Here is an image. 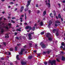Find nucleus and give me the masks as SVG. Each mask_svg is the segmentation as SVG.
<instances>
[{"mask_svg":"<svg viewBox=\"0 0 65 65\" xmlns=\"http://www.w3.org/2000/svg\"><path fill=\"white\" fill-rule=\"evenodd\" d=\"M15 35H17V33L15 32Z\"/></svg>","mask_w":65,"mask_h":65,"instance_id":"63","label":"nucleus"},{"mask_svg":"<svg viewBox=\"0 0 65 65\" xmlns=\"http://www.w3.org/2000/svg\"><path fill=\"white\" fill-rule=\"evenodd\" d=\"M18 10V8H16L15 10H14V11H17Z\"/></svg>","mask_w":65,"mask_h":65,"instance_id":"47","label":"nucleus"},{"mask_svg":"<svg viewBox=\"0 0 65 65\" xmlns=\"http://www.w3.org/2000/svg\"><path fill=\"white\" fill-rule=\"evenodd\" d=\"M51 53V51L50 50H48L47 51V53L48 54H50V53Z\"/></svg>","mask_w":65,"mask_h":65,"instance_id":"14","label":"nucleus"},{"mask_svg":"<svg viewBox=\"0 0 65 65\" xmlns=\"http://www.w3.org/2000/svg\"><path fill=\"white\" fill-rule=\"evenodd\" d=\"M28 36L29 38V39L30 40H31V39H32V38H31V34H29L28 35Z\"/></svg>","mask_w":65,"mask_h":65,"instance_id":"6","label":"nucleus"},{"mask_svg":"<svg viewBox=\"0 0 65 65\" xmlns=\"http://www.w3.org/2000/svg\"><path fill=\"white\" fill-rule=\"evenodd\" d=\"M63 50H65V48H62Z\"/></svg>","mask_w":65,"mask_h":65,"instance_id":"64","label":"nucleus"},{"mask_svg":"<svg viewBox=\"0 0 65 65\" xmlns=\"http://www.w3.org/2000/svg\"><path fill=\"white\" fill-rule=\"evenodd\" d=\"M29 45L30 46V47H32V43H30L29 44Z\"/></svg>","mask_w":65,"mask_h":65,"instance_id":"26","label":"nucleus"},{"mask_svg":"<svg viewBox=\"0 0 65 65\" xmlns=\"http://www.w3.org/2000/svg\"><path fill=\"white\" fill-rule=\"evenodd\" d=\"M17 49H18V47L17 46L15 47V50L17 51Z\"/></svg>","mask_w":65,"mask_h":65,"instance_id":"31","label":"nucleus"},{"mask_svg":"<svg viewBox=\"0 0 65 65\" xmlns=\"http://www.w3.org/2000/svg\"><path fill=\"white\" fill-rule=\"evenodd\" d=\"M13 4V2H11L10 3V4Z\"/></svg>","mask_w":65,"mask_h":65,"instance_id":"48","label":"nucleus"},{"mask_svg":"<svg viewBox=\"0 0 65 65\" xmlns=\"http://www.w3.org/2000/svg\"><path fill=\"white\" fill-rule=\"evenodd\" d=\"M20 19L21 20H20V22H23V20H23V18H20Z\"/></svg>","mask_w":65,"mask_h":65,"instance_id":"22","label":"nucleus"},{"mask_svg":"<svg viewBox=\"0 0 65 65\" xmlns=\"http://www.w3.org/2000/svg\"><path fill=\"white\" fill-rule=\"evenodd\" d=\"M44 32H42L41 33V35H43V34H44Z\"/></svg>","mask_w":65,"mask_h":65,"instance_id":"33","label":"nucleus"},{"mask_svg":"<svg viewBox=\"0 0 65 65\" xmlns=\"http://www.w3.org/2000/svg\"><path fill=\"white\" fill-rule=\"evenodd\" d=\"M29 28V26H27L25 27L26 29H28Z\"/></svg>","mask_w":65,"mask_h":65,"instance_id":"19","label":"nucleus"},{"mask_svg":"<svg viewBox=\"0 0 65 65\" xmlns=\"http://www.w3.org/2000/svg\"><path fill=\"white\" fill-rule=\"evenodd\" d=\"M61 21H63V19L62 18H61Z\"/></svg>","mask_w":65,"mask_h":65,"instance_id":"58","label":"nucleus"},{"mask_svg":"<svg viewBox=\"0 0 65 65\" xmlns=\"http://www.w3.org/2000/svg\"><path fill=\"white\" fill-rule=\"evenodd\" d=\"M38 56H40V54H38Z\"/></svg>","mask_w":65,"mask_h":65,"instance_id":"59","label":"nucleus"},{"mask_svg":"<svg viewBox=\"0 0 65 65\" xmlns=\"http://www.w3.org/2000/svg\"><path fill=\"white\" fill-rule=\"evenodd\" d=\"M32 0H29V1H27V3H30L31 2Z\"/></svg>","mask_w":65,"mask_h":65,"instance_id":"25","label":"nucleus"},{"mask_svg":"<svg viewBox=\"0 0 65 65\" xmlns=\"http://www.w3.org/2000/svg\"><path fill=\"white\" fill-rule=\"evenodd\" d=\"M37 51L36 50H34V53H36V52H37Z\"/></svg>","mask_w":65,"mask_h":65,"instance_id":"52","label":"nucleus"},{"mask_svg":"<svg viewBox=\"0 0 65 65\" xmlns=\"http://www.w3.org/2000/svg\"><path fill=\"white\" fill-rule=\"evenodd\" d=\"M24 24L25 25H27V23H24Z\"/></svg>","mask_w":65,"mask_h":65,"instance_id":"54","label":"nucleus"},{"mask_svg":"<svg viewBox=\"0 0 65 65\" xmlns=\"http://www.w3.org/2000/svg\"><path fill=\"white\" fill-rule=\"evenodd\" d=\"M41 46L43 48H44L45 47H46V45H45V44H44V43H43L41 44Z\"/></svg>","mask_w":65,"mask_h":65,"instance_id":"3","label":"nucleus"},{"mask_svg":"<svg viewBox=\"0 0 65 65\" xmlns=\"http://www.w3.org/2000/svg\"><path fill=\"white\" fill-rule=\"evenodd\" d=\"M36 7H38V5H37V4L36 5Z\"/></svg>","mask_w":65,"mask_h":65,"instance_id":"53","label":"nucleus"},{"mask_svg":"<svg viewBox=\"0 0 65 65\" xmlns=\"http://www.w3.org/2000/svg\"><path fill=\"white\" fill-rule=\"evenodd\" d=\"M3 31H4V30H3V29H2V30H1V32H3Z\"/></svg>","mask_w":65,"mask_h":65,"instance_id":"49","label":"nucleus"},{"mask_svg":"<svg viewBox=\"0 0 65 65\" xmlns=\"http://www.w3.org/2000/svg\"><path fill=\"white\" fill-rule=\"evenodd\" d=\"M16 38L17 39L19 40V38L18 37H16Z\"/></svg>","mask_w":65,"mask_h":65,"instance_id":"41","label":"nucleus"},{"mask_svg":"<svg viewBox=\"0 0 65 65\" xmlns=\"http://www.w3.org/2000/svg\"><path fill=\"white\" fill-rule=\"evenodd\" d=\"M19 55H17L16 56V59L17 60H20V59L19 58Z\"/></svg>","mask_w":65,"mask_h":65,"instance_id":"9","label":"nucleus"},{"mask_svg":"<svg viewBox=\"0 0 65 65\" xmlns=\"http://www.w3.org/2000/svg\"><path fill=\"white\" fill-rule=\"evenodd\" d=\"M21 63L22 65H25L26 64L27 62H26L22 61Z\"/></svg>","mask_w":65,"mask_h":65,"instance_id":"4","label":"nucleus"},{"mask_svg":"<svg viewBox=\"0 0 65 65\" xmlns=\"http://www.w3.org/2000/svg\"><path fill=\"white\" fill-rule=\"evenodd\" d=\"M51 36V34L50 33H47L46 35V37H47L48 38L49 37H50V36Z\"/></svg>","mask_w":65,"mask_h":65,"instance_id":"7","label":"nucleus"},{"mask_svg":"<svg viewBox=\"0 0 65 65\" xmlns=\"http://www.w3.org/2000/svg\"><path fill=\"white\" fill-rule=\"evenodd\" d=\"M1 60H4V58L2 57L1 58Z\"/></svg>","mask_w":65,"mask_h":65,"instance_id":"46","label":"nucleus"},{"mask_svg":"<svg viewBox=\"0 0 65 65\" xmlns=\"http://www.w3.org/2000/svg\"><path fill=\"white\" fill-rule=\"evenodd\" d=\"M62 61H65V58H64V56H62Z\"/></svg>","mask_w":65,"mask_h":65,"instance_id":"13","label":"nucleus"},{"mask_svg":"<svg viewBox=\"0 0 65 65\" xmlns=\"http://www.w3.org/2000/svg\"><path fill=\"white\" fill-rule=\"evenodd\" d=\"M49 24L48 25V26H51V24H52V21H50L49 22Z\"/></svg>","mask_w":65,"mask_h":65,"instance_id":"12","label":"nucleus"},{"mask_svg":"<svg viewBox=\"0 0 65 65\" xmlns=\"http://www.w3.org/2000/svg\"><path fill=\"white\" fill-rule=\"evenodd\" d=\"M6 29H8V27H7V26H6Z\"/></svg>","mask_w":65,"mask_h":65,"instance_id":"57","label":"nucleus"},{"mask_svg":"<svg viewBox=\"0 0 65 65\" xmlns=\"http://www.w3.org/2000/svg\"><path fill=\"white\" fill-rule=\"evenodd\" d=\"M31 11L30 10H29L28 11V13H29V14H30V13H31Z\"/></svg>","mask_w":65,"mask_h":65,"instance_id":"40","label":"nucleus"},{"mask_svg":"<svg viewBox=\"0 0 65 65\" xmlns=\"http://www.w3.org/2000/svg\"><path fill=\"white\" fill-rule=\"evenodd\" d=\"M53 12L54 13V15H56V12H55V11L54 10L53 11Z\"/></svg>","mask_w":65,"mask_h":65,"instance_id":"24","label":"nucleus"},{"mask_svg":"<svg viewBox=\"0 0 65 65\" xmlns=\"http://www.w3.org/2000/svg\"><path fill=\"white\" fill-rule=\"evenodd\" d=\"M46 11H45L43 12V16H44V15H45V14H46Z\"/></svg>","mask_w":65,"mask_h":65,"instance_id":"16","label":"nucleus"},{"mask_svg":"<svg viewBox=\"0 0 65 65\" xmlns=\"http://www.w3.org/2000/svg\"><path fill=\"white\" fill-rule=\"evenodd\" d=\"M17 45H18V46H19L20 45H21V44H17Z\"/></svg>","mask_w":65,"mask_h":65,"instance_id":"62","label":"nucleus"},{"mask_svg":"<svg viewBox=\"0 0 65 65\" xmlns=\"http://www.w3.org/2000/svg\"><path fill=\"white\" fill-rule=\"evenodd\" d=\"M24 15H21V17L22 18H23V17H24Z\"/></svg>","mask_w":65,"mask_h":65,"instance_id":"42","label":"nucleus"},{"mask_svg":"<svg viewBox=\"0 0 65 65\" xmlns=\"http://www.w3.org/2000/svg\"><path fill=\"white\" fill-rule=\"evenodd\" d=\"M60 47V48H62L63 47L62 46H61Z\"/></svg>","mask_w":65,"mask_h":65,"instance_id":"50","label":"nucleus"},{"mask_svg":"<svg viewBox=\"0 0 65 65\" xmlns=\"http://www.w3.org/2000/svg\"><path fill=\"white\" fill-rule=\"evenodd\" d=\"M44 63L45 65H47V62H44Z\"/></svg>","mask_w":65,"mask_h":65,"instance_id":"38","label":"nucleus"},{"mask_svg":"<svg viewBox=\"0 0 65 65\" xmlns=\"http://www.w3.org/2000/svg\"><path fill=\"white\" fill-rule=\"evenodd\" d=\"M52 15V13H50V16H51Z\"/></svg>","mask_w":65,"mask_h":65,"instance_id":"61","label":"nucleus"},{"mask_svg":"<svg viewBox=\"0 0 65 65\" xmlns=\"http://www.w3.org/2000/svg\"><path fill=\"white\" fill-rule=\"evenodd\" d=\"M56 36H59V32L58 31H57L56 33Z\"/></svg>","mask_w":65,"mask_h":65,"instance_id":"10","label":"nucleus"},{"mask_svg":"<svg viewBox=\"0 0 65 65\" xmlns=\"http://www.w3.org/2000/svg\"><path fill=\"white\" fill-rule=\"evenodd\" d=\"M62 3H65V1H62Z\"/></svg>","mask_w":65,"mask_h":65,"instance_id":"51","label":"nucleus"},{"mask_svg":"<svg viewBox=\"0 0 65 65\" xmlns=\"http://www.w3.org/2000/svg\"><path fill=\"white\" fill-rule=\"evenodd\" d=\"M9 26H11V24H10V23H9L8 24Z\"/></svg>","mask_w":65,"mask_h":65,"instance_id":"45","label":"nucleus"},{"mask_svg":"<svg viewBox=\"0 0 65 65\" xmlns=\"http://www.w3.org/2000/svg\"><path fill=\"white\" fill-rule=\"evenodd\" d=\"M61 45L62 46H64L65 45V43L64 42H62L61 43Z\"/></svg>","mask_w":65,"mask_h":65,"instance_id":"20","label":"nucleus"},{"mask_svg":"<svg viewBox=\"0 0 65 65\" xmlns=\"http://www.w3.org/2000/svg\"><path fill=\"white\" fill-rule=\"evenodd\" d=\"M11 22L12 23H15V22L13 21L12 20H11Z\"/></svg>","mask_w":65,"mask_h":65,"instance_id":"34","label":"nucleus"},{"mask_svg":"<svg viewBox=\"0 0 65 65\" xmlns=\"http://www.w3.org/2000/svg\"><path fill=\"white\" fill-rule=\"evenodd\" d=\"M25 49H24V48H22L21 49V51L19 53V55H22L23 54V53L25 51Z\"/></svg>","mask_w":65,"mask_h":65,"instance_id":"2","label":"nucleus"},{"mask_svg":"<svg viewBox=\"0 0 65 65\" xmlns=\"http://www.w3.org/2000/svg\"><path fill=\"white\" fill-rule=\"evenodd\" d=\"M46 53H47V52H43V53L44 54H46Z\"/></svg>","mask_w":65,"mask_h":65,"instance_id":"37","label":"nucleus"},{"mask_svg":"<svg viewBox=\"0 0 65 65\" xmlns=\"http://www.w3.org/2000/svg\"><path fill=\"white\" fill-rule=\"evenodd\" d=\"M3 44L4 45H6V43L5 42H4L3 43Z\"/></svg>","mask_w":65,"mask_h":65,"instance_id":"43","label":"nucleus"},{"mask_svg":"<svg viewBox=\"0 0 65 65\" xmlns=\"http://www.w3.org/2000/svg\"><path fill=\"white\" fill-rule=\"evenodd\" d=\"M56 29H54V30L53 31V32L55 33V32H56Z\"/></svg>","mask_w":65,"mask_h":65,"instance_id":"29","label":"nucleus"},{"mask_svg":"<svg viewBox=\"0 0 65 65\" xmlns=\"http://www.w3.org/2000/svg\"><path fill=\"white\" fill-rule=\"evenodd\" d=\"M56 61L55 60H53L52 61L50 60L48 61V63L49 64H51V65H56Z\"/></svg>","mask_w":65,"mask_h":65,"instance_id":"1","label":"nucleus"},{"mask_svg":"<svg viewBox=\"0 0 65 65\" xmlns=\"http://www.w3.org/2000/svg\"><path fill=\"white\" fill-rule=\"evenodd\" d=\"M29 28L30 30H32V27H31V26H29Z\"/></svg>","mask_w":65,"mask_h":65,"instance_id":"36","label":"nucleus"},{"mask_svg":"<svg viewBox=\"0 0 65 65\" xmlns=\"http://www.w3.org/2000/svg\"><path fill=\"white\" fill-rule=\"evenodd\" d=\"M25 20H26V19H27V17L25 16Z\"/></svg>","mask_w":65,"mask_h":65,"instance_id":"55","label":"nucleus"},{"mask_svg":"<svg viewBox=\"0 0 65 65\" xmlns=\"http://www.w3.org/2000/svg\"><path fill=\"white\" fill-rule=\"evenodd\" d=\"M58 17L59 19H61V15H60V14H58Z\"/></svg>","mask_w":65,"mask_h":65,"instance_id":"18","label":"nucleus"},{"mask_svg":"<svg viewBox=\"0 0 65 65\" xmlns=\"http://www.w3.org/2000/svg\"><path fill=\"white\" fill-rule=\"evenodd\" d=\"M15 18V17H13L12 18V19H14Z\"/></svg>","mask_w":65,"mask_h":65,"instance_id":"60","label":"nucleus"},{"mask_svg":"<svg viewBox=\"0 0 65 65\" xmlns=\"http://www.w3.org/2000/svg\"><path fill=\"white\" fill-rule=\"evenodd\" d=\"M6 34V35H7V36H5V38H8L9 37L8 36V34Z\"/></svg>","mask_w":65,"mask_h":65,"instance_id":"35","label":"nucleus"},{"mask_svg":"<svg viewBox=\"0 0 65 65\" xmlns=\"http://www.w3.org/2000/svg\"><path fill=\"white\" fill-rule=\"evenodd\" d=\"M30 4V3H27V4L26 6V7H28L29 6V5Z\"/></svg>","mask_w":65,"mask_h":65,"instance_id":"21","label":"nucleus"},{"mask_svg":"<svg viewBox=\"0 0 65 65\" xmlns=\"http://www.w3.org/2000/svg\"><path fill=\"white\" fill-rule=\"evenodd\" d=\"M35 27H34L32 29V31H34L35 30Z\"/></svg>","mask_w":65,"mask_h":65,"instance_id":"17","label":"nucleus"},{"mask_svg":"<svg viewBox=\"0 0 65 65\" xmlns=\"http://www.w3.org/2000/svg\"><path fill=\"white\" fill-rule=\"evenodd\" d=\"M33 57V56H29L28 58L29 59H32V58Z\"/></svg>","mask_w":65,"mask_h":65,"instance_id":"23","label":"nucleus"},{"mask_svg":"<svg viewBox=\"0 0 65 65\" xmlns=\"http://www.w3.org/2000/svg\"><path fill=\"white\" fill-rule=\"evenodd\" d=\"M56 23H59L60 22L59 21H58V20H57L56 21Z\"/></svg>","mask_w":65,"mask_h":65,"instance_id":"30","label":"nucleus"},{"mask_svg":"<svg viewBox=\"0 0 65 65\" xmlns=\"http://www.w3.org/2000/svg\"><path fill=\"white\" fill-rule=\"evenodd\" d=\"M56 60H57V62H60V60L59 59H58V58H57Z\"/></svg>","mask_w":65,"mask_h":65,"instance_id":"32","label":"nucleus"},{"mask_svg":"<svg viewBox=\"0 0 65 65\" xmlns=\"http://www.w3.org/2000/svg\"><path fill=\"white\" fill-rule=\"evenodd\" d=\"M43 25V22H40V26H42Z\"/></svg>","mask_w":65,"mask_h":65,"instance_id":"11","label":"nucleus"},{"mask_svg":"<svg viewBox=\"0 0 65 65\" xmlns=\"http://www.w3.org/2000/svg\"><path fill=\"white\" fill-rule=\"evenodd\" d=\"M24 6H22L21 8V9L20 10V12H22L23 11V10L24 9Z\"/></svg>","mask_w":65,"mask_h":65,"instance_id":"5","label":"nucleus"},{"mask_svg":"<svg viewBox=\"0 0 65 65\" xmlns=\"http://www.w3.org/2000/svg\"><path fill=\"white\" fill-rule=\"evenodd\" d=\"M40 13V11L39 10H37V13Z\"/></svg>","mask_w":65,"mask_h":65,"instance_id":"39","label":"nucleus"},{"mask_svg":"<svg viewBox=\"0 0 65 65\" xmlns=\"http://www.w3.org/2000/svg\"><path fill=\"white\" fill-rule=\"evenodd\" d=\"M10 65H13V63H12L11 62H10Z\"/></svg>","mask_w":65,"mask_h":65,"instance_id":"56","label":"nucleus"},{"mask_svg":"<svg viewBox=\"0 0 65 65\" xmlns=\"http://www.w3.org/2000/svg\"><path fill=\"white\" fill-rule=\"evenodd\" d=\"M34 32H32V33H30V34L31 35H32V34H34Z\"/></svg>","mask_w":65,"mask_h":65,"instance_id":"44","label":"nucleus"},{"mask_svg":"<svg viewBox=\"0 0 65 65\" xmlns=\"http://www.w3.org/2000/svg\"><path fill=\"white\" fill-rule=\"evenodd\" d=\"M47 4L48 5V8H51V4H50V3H48Z\"/></svg>","mask_w":65,"mask_h":65,"instance_id":"8","label":"nucleus"},{"mask_svg":"<svg viewBox=\"0 0 65 65\" xmlns=\"http://www.w3.org/2000/svg\"><path fill=\"white\" fill-rule=\"evenodd\" d=\"M48 39L49 40H50V41H52V38L51 37H48Z\"/></svg>","mask_w":65,"mask_h":65,"instance_id":"15","label":"nucleus"},{"mask_svg":"<svg viewBox=\"0 0 65 65\" xmlns=\"http://www.w3.org/2000/svg\"><path fill=\"white\" fill-rule=\"evenodd\" d=\"M10 51H13V48H11L10 49Z\"/></svg>","mask_w":65,"mask_h":65,"instance_id":"27","label":"nucleus"},{"mask_svg":"<svg viewBox=\"0 0 65 65\" xmlns=\"http://www.w3.org/2000/svg\"><path fill=\"white\" fill-rule=\"evenodd\" d=\"M17 30L18 31H19V32H21V30L19 29H17Z\"/></svg>","mask_w":65,"mask_h":65,"instance_id":"28","label":"nucleus"}]
</instances>
